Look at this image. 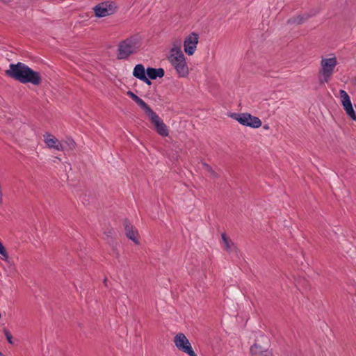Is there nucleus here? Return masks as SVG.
<instances>
[{
  "label": "nucleus",
  "mask_w": 356,
  "mask_h": 356,
  "mask_svg": "<svg viewBox=\"0 0 356 356\" xmlns=\"http://www.w3.org/2000/svg\"><path fill=\"white\" fill-rule=\"evenodd\" d=\"M6 74L22 83H31L34 86H38L42 81L40 72L33 70L21 62L10 64L9 69L6 70Z\"/></svg>",
  "instance_id": "nucleus-1"
},
{
  "label": "nucleus",
  "mask_w": 356,
  "mask_h": 356,
  "mask_svg": "<svg viewBox=\"0 0 356 356\" xmlns=\"http://www.w3.org/2000/svg\"><path fill=\"white\" fill-rule=\"evenodd\" d=\"M142 44L143 38L139 34H134L122 40L118 44L117 58L128 59L140 50Z\"/></svg>",
  "instance_id": "nucleus-2"
},
{
  "label": "nucleus",
  "mask_w": 356,
  "mask_h": 356,
  "mask_svg": "<svg viewBox=\"0 0 356 356\" xmlns=\"http://www.w3.org/2000/svg\"><path fill=\"white\" fill-rule=\"evenodd\" d=\"M337 63V60L335 56L329 58L322 57L321 61V67L319 70V83L321 85H323L325 83H327L329 81Z\"/></svg>",
  "instance_id": "nucleus-3"
},
{
  "label": "nucleus",
  "mask_w": 356,
  "mask_h": 356,
  "mask_svg": "<svg viewBox=\"0 0 356 356\" xmlns=\"http://www.w3.org/2000/svg\"><path fill=\"white\" fill-rule=\"evenodd\" d=\"M229 116L239 122L241 124L251 128H259L261 126V120L249 113H233Z\"/></svg>",
  "instance_id": "nucleus-4"
},
{
  "label": "nucleus",
  "mask_w": 356,
  "mask_h": 356,
  "mask_svg": "<svg viewBox=\"0 0 356 356\" xmlns=\"http://www.w3.org/2000/svg\"><path fill=\"white\" fill-rule=\"evenodd\" d=\"M174 343L179 350L187 354L188 356H197L191 343L184 333L179 332L177 334L174 338Z\"/></svg>",
  "instance_id": "nucleus-5"
},
{
  "label": "nucleus",
  "mask_w": 356,
  "mask_h": 356,
  "mask_svg": "<svg viewBox=\"0 0 356 356\" xmlns=\"http://www.w3.org/2000/svg\"><path fill=\"white\" fill-rule=\"evenodd\" d=\"M146 115L148 116L150 122L154 125L159 135L163 137H166L169 135V130L166 124L152 109Z\"/></svg>",
  "instance_id": "nucleus-6"
},
{
  "label": "nucleus",
  "mask_w": 356,
  "mask_h": 356,
  "mask_svg": "<svg viewBox=\"0 0 356 356\" xmlns=\"http://www.w3.org/2000/svg\"><path fill=\"white\" fill-rule=\"evenodd\" d=\"M339 97L346 114L352 120L356 122V113L353 108V104L349 95L344 90H339Z\"/></svg>",
  "instance_id": "nucleus-7"
},
{
  "label": "nucleus",
  "mask_w": 356,
  "mask_h": 356,
  "mask_svg": "<svg viewBox=\"0 0 356 356\" xmlns=\"http://www.w3.org/2000/svg\"><path fill=\"white\" fill-rule=\"evenodd\" d=\"M199 35L197 33L192 32L184 41V50L188 56H192L195 51L198 43Z\"/></svg>",
  "instance_id": "nucleus-8"
},
{
  "label": "nucleus",
  "mask_w": 356,
  "mask_h": 356,
  "mask_svg": "<svg viewBox=\"0 0 356 356\" xmlns=\"http://www.w3.org/2000/svg\"><path fill=\"white\" fill-rule=\"evenodd\" d=\"M123 225L126 236L129 239L131 240L135 244L138 245L139 240L138 237L139 234L138 230L131 225L127 218H125L123 220Z\"/></svg>",
  "instance_id": "nucleus-9"
},
{
  "label": "nucleus",
  "mask_w": 356,
  "mask_h": 356,
  "mask_svg": "<svg viewBox=\"0 0 356 356\" xmlns=\"http://www.w3.org/2000/svg\"><path fill=\"white\" fill-rule=\"evenodd\" d=\"M147 68L145 69L143 64H137L135 65L133 70V76L143 81L147 85H152V81L147 77Z\"/></svg>",
  "instance_id": "nucleus-10"
},
{
  "label": "nucleus",
  "mask_w": 356,
  "mask_h": 356,
  "mask_svg": "<svg viewBox=\"0 0 356 356\" xmlns=\"http://www.w3.org/2000/svg\"><path fill=\"white\" fill-rule=\"evenodd\" d=\"M175 69L179 77L188 76V67L186 61V58L179 60V61H169Z\"/></svg>",
  "instance_id": "nucleus-11"
},
{
  "label": "nucleus",
  "mask_w": 356,
  "mask_h": 356,
  "mask_svg": "<svg viewBox=\"0 0 356 356\" xmlns=\"http://www.w3.org/2000/svg\"><path fill=\"white\" fill-rule=\"evenodd\" d=\"M111 10V3L108 1L102 2L93 8L95 15L97 17L108 16Z\"/></svg>",
  "instance_id": "nucleus-12"
},
{
  "label": "nucleus",
  "mask_w": 356,
  "mask_h": 356,
  "mask_svg": "<svg viewBox=\"0 0 356 356\" xmlns=\"http://www.w3.org/2000/svg\"><path fill=\"white\" fill-rule=\"evenodd\" d=\"M44 140L49 148H52L58 151L64 150L63 144L60 143L55 136L49 133L44 134Z\"/></svg>",
  "instance_id": "nucleus-13"
},
{
  "label": "nucleus",
  "mask_w": 356,
  "mask_h": 356,
  "mask_svg": "<svg viewBox=\"0 0 356 356\" xmlns=\"http://www.w3.org/2000/svg\"><path fill=\"white\" fill-rule=\"evenodd\" d=\"M127 95L132 99L147 114L152 108L149 107L148 104H147L141 98L137 96L132 91L129 90L127 92Z\"/></svg>",
  "instance_id": "nucleus-14"
},
{
  "label": "nucleus",
  "mask_w": 356,
  "mask_h": 356,
  "mask_svg": "<svg viewBox=\"0 0 356 356\" xmlns=\"http://www.w3.org/2000/svg\"><path fill=\"white\" fill-rule=\"evenodd\" d=\"M165 75V71L163 68L147 67V77L149 81L155 80L157 78H162Z\"/></svg>",
  "instance_id": "nucleus-15"
},
{
  "label": "nucleus",
  "mask_w": 356,
  "mask_h": 356,
  "mask_svg": "<svg viewBox=\"0 0 356 356\" xmlns=\"http://www.w3.org/2000/svg\"><path fill=\"white\" fill-rule=\"evenodd\" d=\"M312 15H309L308 13H304L302 15H299L298 16H295L293 17L289 18L287 20L288 24H302L305 21H307L308 19H309Z\"/></svg>",
  "instance_id": "nucleus-16"
},
{
  "label": "nucleus",
  "mask_w": 356,
  "mask_h": 356,
  "mask_svg": "<svg viewBox=\"0 0 356 356\" xmlns=\"http://www.w3.org/2000/svg\"><path fill=\"white\" fill-rule=\"evenodd\" d=\"M169 61H179V60L186 58L181 49L175 50L174 52H170L167 56Z\"/></svg>",
  "instance_id": "nucleus-17"
},
{
  "label": "nucleus",
  "mask_w": 356,
  "mask_h": 356,
  "mask_svg": "<svg viewBox=\"0 0 356 356\" xmlns=\"http://www.w3.org/2000/svg\"><path fill=\"white\" fill-rule=\"evenodd\" d=\"M264 350L262 349L261 346L254 343L250 349V351L252 355L259 356V354L261 353Z\"/></svg>",
  "instance_id": "nucleus-18"
},
{
  "label": "nucleus",
  "mask_w": 356,
  "mask_h": 356,
  "mask_svg": "<svg viewBox=\"0 0 356 356\" xmlns=\"http://www.w3.org/2000/svg\"><path fill=\"white\" fill-rule=\"evenodd\" d=\"M222 240L224 243L225 248L227 250H229L231 248V245H234L233 243L229 239L227 234L225 233H222L221 234Z\"/></svg>",
  "instance_id": "nucleus-19"
},
{
  "label": "nucleus",
  "mask_w": 356,
  "mask_h": 356,
  "mask_svg": "<svg viewBox=\"0 0 356 356\" xmlns=\"http://www.w3.org/2000/svg\"><path fill=\"white\" fill-rule=\"evenodd\" d=\"M181 49V40L176 39L172 42V47L170 49V52H174L175 50Z\"/></svg>",
  "instance_id": "nucleus-20"
},
{
  "label": "nucleus",
  "mask_w": 356,
  "mask_h": 356,
  "mask_svg": "<svg viewBox=\"0 0 356 356\" xmlns=\"http://www.w3.org/2000/svg\"><path fill=\"white\" fill-rule=\"evenodd\" d=\"M0 254L2 256V259L6 261L8 258L7 251L3 246V243L0 241Z\"/></svg>",
  "instance_id": "nucleus-21"
},
{
  "label": "nucleus",
  "mask_w": 356,
  "mask_h": 356,
  "mask_svg": "<svg viewBox=\"0 0 356 356\" xmlns=\"http://www.w3.org/2000/svg\"><path fill=\"white\" fill-rule=\"evenodd\" d=\"M65 144L70 149H74L76 147V143L74 140L71 138H68L64 141Z\"/></svg>",
  "instance_id": "nucleus-22"
},
{
  "label": "nucleus",
  "mask_w": 356,
  "mask_h": 356,
  "mask_svg": "<svg viewBox=\"0 0 356 356\" xmlns=\"http://www.w3.org/2000/svg\"><path fill=\"white\" fill-rule=\"evenodd\" d=\"M3 332L5 334V336L6 337V339L8 340V343L10 344H13V336H12L10 332L7 329H4Z\"/></svg>",
  "instance_id": "nucleus-23"
},
{
  "label": "nucleus",
  "mask_w": 356,
  "mask_h": 356,
  "mask_svg": "<svg viewBox=\"0 0 356 356\" xmlns=\"http://www.w3.org/2000/svg\"><path fill=\"white\" fill-rule=\"evenodd\" d=\"M259 356H273L271 351L268 350H264L261 353L259 354Z\"/></svg>",
  "instance_id": "nucleus-24"
},
{
  "label": "nucleus",
  "mask_w": 356,
  "mask_h": 356,
  "mask_svg": "<svg viewBox=\"0 0 356 356\" xmlns=\"http://www.w3.org/2000/svg\"><path fill=\"white\" fill-rule=\"evenodd\" d=\"M115 253V257L118 259L119 258V253L118 251H116L115 249L113 248V254Z\"/></svg>",
  "instance_id": "nucleus-25"
},
{
  "label": "nucleus",
  "mask_w": 356,
  "mask_h": 356,
  "mask_svg": "<svg viewBox=\"0 0 356 356\" xmlns=\"http://www.w3.org/2000/svg\"><path fill=\"white\" fill-rule=\"evenodd\" d=\"M117 9H118V6H116L115 3L113 1V10H112L113 14L116 11Z\"/></svg>",
  "instance_id": "nucleus-26"
},
{
  "label": "nucleus",
  "mask_w": 356,
  "mask_h": 356,
  "mask_svg": "<svg viewBox=\"0 0 356 356\" xmlns=\"http://www.w3.org/2000/svg\"><path fill=\"white\" fill-rule=\"evenodd\" d=\"M110 232H104V234L105 235L106 238L109 241L110 238Z\"/></svg>",
  "instance_id": "nucleus-27"
},
{
  "label": "nucleus",
  "mask_w": 356,
  "mask_h": 356,
  "mask_svg": "<svg viewBox=\"0 0 356 356\" xmlns=\"http://www.w3.org/2000/svg\"><path fill=\"white\" fill-rule=\"evenodd\" d=\"M108 281V279L107 277H105L104 279V284L107 286V282Z\"/></svg>",
  "instance_id": "nucleus-28"
},
{
  "label": "nucleus",
  "mask_w": 356,
  "mask_h": 356,
  "mask_svg": "<svg viewBox=\"0 0 356 356\" xmlns=\"http://www.w3.org/2000/svg\"><path fill=\"white\" fill-rule=\"evenodd\" d=\"M263 128H264V129H269V127H268V124H265V125L263 127Z\"/></svg>",
  "instance_id": "nucleus-29"
},
{
  "label": "nucleus",
  "mask_w": 356,
  "mask_h": 356,
  "mask_svg": "<svg viewBox=\"0 0 356 356\" xmlns=\"http://www.w3.org/2000/svg\"><path fill=\"white\" fill-rule=\"evenodd\" d=\"M2 2L7 3L10 1V0H1Z\"/></svg>",
  "instance_id": "nucleus-30"
},
{
  "label": "nucleus",
  "mask_w": 356,
  "mask_h": 356,
  "mask_svg": "<svg viewBox=\"0 0 356 356\" xmlns=\"http://www.w3.org/2000/svg\"><path fill=\"white\" fill-rule=\"evenodd\" d=\"M0 356H3V353L0 351Z\"/></svg>",
  "instance_id": "nucleus-31"
}]
</instances>
